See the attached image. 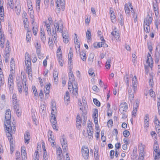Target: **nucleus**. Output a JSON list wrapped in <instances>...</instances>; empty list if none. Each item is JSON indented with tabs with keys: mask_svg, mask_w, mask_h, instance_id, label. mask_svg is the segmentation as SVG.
I'll use <instances>...</instances> for the list:
<instances>
[{
	"mask_svg": "<svg viewBox=\"0 0 160 160\" xmlns=\"http://www.w3.org/2000/svg\"><path fill=\"white\" fill-rule=\"evenodd\" d=\"M147 62L148 63V65L150 67H152V66L153 60L152 57L147 58Z\"/></svg>",
	"mask_w": 160,
	"mask_h": 160,
	"instance_id": "nucleus-25",
	"label": "nucleus"
},
{
	"mask_svg": "<svg viewBox=\"0 0 160 160\" xmlns=\"http://www.w3.org/2000/svg\"><path fill=\"white\" fill-rule=\"evenodd\" d=\"M111 19L112 22H115L116 21V16L115 15L114 13L110 15Z\"/></svg>",
	"mask_w": 160,
	"mask_h": 160,
	"instance_id": "nucleus-40",
	"label": "nucleus"
},
{
	"mask_svg": "<svg viewBox=\"0 0 160 160\" xmlns=\"http://www.w3.org/2000/svg\"><path fill=\"white\" fill-rule=\"evenodd\" d=\"M72 86L73 88L72 93L73 94H75V95H76L78 94V86L77 84L75 82V81H74V82L73 83H72Z\"/></svg>",
	"mask_w": 160,
	"mask_h": 160,
	"instance_id": "nucleus-9",
	"label": "nucleus"
},
{
	"mask_svg": "<svg viewBox=\"0 0 160 160\" xmlns=\"http://www.w3.org/2000/svg\"><path fill=\"white\" fill-rule=\"evenodd\" d=\"M6 123L7 124H5L4 125L6 127V134L7 137L10 136L11 135L12 133H14L16 131L15 125L12 123V126L11 125V123L10 120H6Z\"/></svg>",
	"mask_w": 160,
	"mask_h": 160,
	"instance_id": "nucleus-1",
	"label": "nucleus"
},
{
	"mask_svg": "<svg viewBox=\"0 0 160 160\" xmlns=\"http://www.w3.org/2000/svg\"><path fill=\"white\" fill-rule=\"evenodd\" d=\"M5 116L6 120H10L11 118V115L10 109H8L6 110Z\"/></svg>",
	"mask_w": 160,
	"mask_h": 160,
	"instance_id": "nucleus-14",
	"label": "nucleus"
},
{
	"mask_svg": "<svg viewBox=\"0 0 160 160\" xmlns=\"http://www.w3.org/2000/svg\"><path fill=\"white\" fill-rule=\"evenodd\" d=\"M42 148H43V150H44V152L43 153V159H48V158H47L48 156H47V153L46 154L45 152H46V150L45 148V146H44V147H43V146H42Z\"/></svg>",
	"mask_w": 160,
	"mask_h": 160,
	"instance_id": "nucleus-53",
	"label": "nucleus"
},
{
	"mask_svg": "<svg viewBox=\"0 0 160 160\" xmlns=\"http://www.w3.org/2000/svg\"><path fill=\"white\" fill-rule=\"evenodd\" d=\"M32 30L33 31V33L35 35H36L38 32V28L37 25L33 26L32 28Z\"/></svg>",
	"mask_w": 160,
	"mask_h": 160,
	"instance_id": "nucleus-41",
	"label": "nucleus"
},
{
	"mask_svg": "<svg viewBox=\"0 0 160 160\" xmlns=\"http://www.w3.org/2000/svg\"><path fill=\"white\" fill-rule=\"evenodd\" d=\"M159 149L154 148L153 156L154 157V160H158L160 158V150Z\"/></svg>",
	"mask_w": 160,
	"mask_h": 160,
	"instance_id": "nucleus-7",
	"label": "nucleus"
},
{
	"mask_svg": "<svg viewBox=\"0 0 160 160\" xmlns=\"http://www.w3.org/2000/svg\"><path fill=\"white\" fill-rule=\"evenodd\" d=\"M63 24L60 22H55L54 26L55 28V30L54 31H59V32L61 33L63 32L62 31L63 28Z\"/></svg>",
	"mask_w": 160,
	"mask_h": 160,
	"instance_id": "nucleus-3",
	"label": "nucleus"
},
{
	"mask_svg": "<svg viewBox=\"0 0 160 160\" xmlns=\"http://www.w3.org/2000/svg\"><path fill=\"white\" fill-rule=\"evenodd\" d=\"M160 52H155V61L156 63H158L160 59Z\"/></svg>",
	"mask_w": 160,
	"mask_h": 160,
	"instance_id": "nucleus-16",
	"label": "nucleus"
},
{
	"mask_svg": "<svg viewBox=\"0 0 160 160\" xmlns=\"http://www.w3.org/2000/svg\"><path fill=\"white\" fill-rule=\"evenodd\" d=\"M124 9L126 13L128 15H130V12L129 6L127 4L125 5Z\"/></svg>",
	"mask_w": 160,
	"mask_h": 160,
	"instance_id": "nucleus-28",
	"label": "nucleus"
},
{
	"mask_svg": "<svg viewBox=\"0 0 160 160\" xmlns=\"http://www.w3.org/2000/svg\"><path fill=\"white\" fill-rule=\"evenodd\" d=\"M119 23L121 26L123 25V18L122 15L120 14L119 16Z\"/></svg>",
	"mask_w": 160,
	"mask_h": 160,
	"instance_id": "nucleus-35",
	"label": "nucleus"
},
{
	"mask_svg": "<svg viewBox=\"0 0 160 160\" xmlns=\"http://www.w3.org/2000/svg\"><path fill=\"white\" fill-rule=\"evenodd\" d=\"M30 36V32L29 31L28 32L26 36V40L27 42H29L30 41L31 39Z\"/></svg>",
	"mask_w": 160,
	"mask_h": 160,
	"instance_id": "nucleus-37",
	"label": "nucleus"
},
{
	"mask_svg": "<svg viewBox=\"0 0 160 160\" xmlns=\"http://www.w3.org/2000/svg\"><path fill=\"white\" fill-rule=\"evenodd\" d=\"M111 34L114 37H118H118L119 36V34L118 31H115L113 32H112L111 33Z\"/></svg>",
	"mask_w": 160,
	"mask_h": 160,
	"instance_id": "nucleus-42",
	"label": "nucleus"
},
{
	"mask_svg": "<svg viewBox=\"0 0 160 160\" xmlns=\"http://www.w3.org/2000/svg\"><path fill=\"white\" fill-rule=\"evenodd\" d=\"M62 33V34L64 42L65 43H68L69 41L68 38H69V36L67 32H63Z\"/></svg>",
	"mask_w": 160,
	"mask_h": 160,
	"instance_id": "nucleus-10",
	"label": "nucleus"
},
{
	"mask_svg": "<svg viewBox=\"0 0 160 160\" xmlns=\"http://www.w3.org/2000/svg\"><path fill=\"white\" fill-rule=\"evenodd\" d=\"M64 98L65 100L68 101L70 100V97L69 95V93L68 91L66 92V94L65 95Z\"/></svg>",
	"mask_w": 160,
	"mask_h": 160,
	"instance_id": "nucleus-38",
	"label": "nucleus"
},
{
	"mask_svg": "<svg viewBox=\"0 0 160 160\" xmlns=\"http://www.w3.org/2000/svg\"><path fill=\"white\" fill-rule=\"evenodd\" d=\"M51 122L52 124V125L57 124V122L56 116H52L51 119Z\"/></svg>",
	"mask_w": 160,
	"mask_h": 160,
	"instance_id": "nucleus-30",
	"label": "nucleus"
},
{
	"mask_svg": "<svg viewBox=\"0 0 160 160\" xmlns=\"http://www.w3.org/2000/svg\"><path fill=\"white\" fill-rule=\"evenodd\" d=\"M56 105L55 104V105L54 107H52V108L51 109V114L52 115V116H56Z\"/></svg>",
	"mask_w": 160,
	"mask_h": 160,
	"instance_id": "nucleus-23",
	"label": "nucleus"
},
{
	"mask_svg": "<svg viewBox=\"0 0 160 160\" xmlns=\"http://www.w3.org/2000/svg\"><path fill=\"white\" fill-rule=\"evenodd\" d=\"M0 40H5L3 32L2 31H0Z\"/></svg>",
	"mask_w": 160,
	"mask_h": 160,
	"instance_id": "nucleus-61",
	"label": "nucleus"
},
{
	"mask_svg": "<svg viewBox=\"0 0 160 160\" xmlns=\"http://www.w3.org/2000/svg\"><path fill=\"white\" fill-rule=\"evenodd\" d=\"M57 151L58 155H63L62 154V150L61 148L60 147H59L57 148Z\"/></svg>",
	"mask_w": 160,
	"mask_h": 160,
	"instance_id": "nucleus-55",
	"label": "nucleus"
},
{
	"mask_svg": "<svg viewBox=\"0 0 160 160\" xmlns=\"http://www.w3.org/2000/svg\"><path fill=\"white\" fill-rule=\"evenodd\" d=\"M8 137V139L9 140L10 142V145H13V139L12 137V135H11L10 136L7 137Z\"/></svg>",
	"mask_w": 160,
	"mask_h": 160,
	"instance_id": "nucleus-49",
	"label": "nucleus"
},
{
	"mask_svg": "<svg viewBox=\"0 0 160 160\" xmlns=\"http://www.w3.org/2000/svg\"><path fill=\"white\" fill-rule=\"evenodd\" d=\"M18 89V92L20 93H21L22 92V87H23V82H19L17 84Z\"/></svg>",
	"mask_w": 160,
	"mask_h": 160,
	"instance_id": "nucleus-15",
	"label": "nucleus"
},
{
	"mask_svg": "<svg viewBox=\"0 0 160 160\" xmlns=\"http://www.w3.org/2000/svg\"><path fill=\"white\" fill-rule=\"evenodd\" d=\"M4 8L2 6H0V18L2 22L4 21Z\"/></svg>",
	"mask_w": 160,
	"mask_h": 160,
	"instance_id": "nucleus-12",
	"label": "nucleus"
},
{
	"mask_svg": "<svg viewBox=\"0 0 160 160\" xmlns=\"http://www.w3.org/2000/svg\"><path fill=\"white\" fill-rule=\"evenodd\" d=\"M111 60L110 59H108L107 60L106 63L105 67L107 69H109L111 66L110 65Z\"/></svg>",
	"mask_w": 160,
	"mask_h": 160,
	"instance_id": "nucleus-34",
	"label": "nucleus"
},
{
	"mask_svg": "<svg viewBox=\"0 0 160 160\" xmlns=\"http://www.w3.org/2000/svg\"><path fill=\"white\" fill-rule=\"evenodd\" d=\"M153 10L155 12L158 11V4L157 3L153 4Z\"/></svg>",
	"mask_w": 160,
	"mask_h": 160,
	"instance_id": "nucleus-47",
	"label": "nucleus"
},
{
	"mask_svg": "<svg viewBox=\"0 0 160 160\" xmlns=\"http://www.w3.org/2000/svg\"><path fill=\"white\" fill-rule=\"evenodd\" d=\"M94 47L95 48H97L98 47V48H100L102 47V43L100 42L98 43H94Z\"/></svg>",
	"mask_w": 160,
	"mask_h": 160,
	"instance_id": "nucleus-54",
	"label": "nucleus"
},
{
	"mask_svg": "<svg viewBox=\"0 0 160 160\" xmlns=\"http://www.w3.org/2000/svg\"><path fill=\"white\" fill-rule=\"evenodd\" d=\"M51 85V84L50 83L49 84H48V85H46V91L45 92V94L46 96L49 93L50 90V86Z\"/></svg>",
	"mask_w": 160,
	"mask_h": 160,
	"instance_id": "nucleus-24",
	"label": "nucleus"
},
{
	"mask_svg": "<svg viewBox=\"0 0 160 160\" xmlns=\"http://www.w3.org/2000/svg\"><path fill=\"white\" fill-rule=\"evenodd\" d=\"M38 151H36L34 154V160L39 159L38 158Z\"/></svg>",
	"mask_w": 160,
	"mask_h": 160,
	"instance_id": "nucleus-56",
	"label": "nucleus"
},
{
	"mask_svg": "<svg viewBox=\"0 0 160 160\" xmlns=\"http://www.w3.org/2000/svg\"><path fill=\"white\" fill-rule=\"evenodd\" d=\"M39 111L41 114H44L46 112V108L45 105L44 104H42L40 107Z\"/></svg>",
	"mask_w": 160,
	"mask_h": 160,
	"instance_id": "nucleus-18",
	"label": "nucleus"
},
{
	"mask_svg": "<svg viewBox=\"0 0 160 160\" xmlns=\"http://www.w3.org/2000/svg\"><path fill=\"white\" fill-rule=\"evenodd\" d=\"M20 153L19 152L17 151L16 152V160H18L20 158Z\"/></svg>",
	"mask_w": 160,
	"mask_h": 160,
	"instance_id": "nucleus-63",
	"label": "nucleus"
},
{
	"mask_svg": "<svg viewBox=\"0 0 160 160\" xmlns=\"http://www.w3.org/2000/svg\"><path fill=\"white\" fill-rule=\"evenodd\" d=\"M82 156L85 159H88L89 155V150L88 147L83 146L82 148Z\"/></svg>",
	"mask_w": 160,
	"mask_h": 160,
	"instance_id": "nucleus-4",
	"label": "nucleus"
},
{
	"mask_svg": "<svg viewBox=\"0 0 160 160\" xmlns=\"http://www.w3.org/2000/svg\"><path fill=\"white\" fill-rule=\"evenodd\" d=\"M13 77L12 75L10 74L8 78V85L10 91L13 89Z\"/></svg>",
	"mask_w": 160,
	"mask_h": 160,
	"instance_id": "nucleus-6",
	"label": "nucleus"
},
{
	"mask_svg": "<svg viewBox=\"0 0 160 160\" xmlns=\"http://www.w3.org/2000/svg\"><path fill=\"white\" fill-rule=\"evenodd\" d=\"M98 110L97 109H95L93 112L92 117L93 118H95L96 117L98 118Z\"/></svg>",
	"mask_w": 160,
	"mask_h": 160,
	"instance_id": "nucleus-31",
	"label": "nucleus"
},
{
	"mask_svg": "<svg viewBox=\"0 0 160 160\" xmlns=\"http://www.w3.org/2000/svg\"><path fill=\"white\" fill-rule=\"evenodd\" d=\"M25 61H31L30 58L29 57V54L26 52L25 55Z\"/></svg>",
	"mask_w": 160,
	"mask_h": 160,
	"instance_id": "nucleus-50",
	"label": "nucleus"
},
{
	"mask_svg": "<svg viewBox=\"0 0 160 160\" xmlns=\"http://www.w3.org/2000/svg\"><path fill=\"white\" fill-rule=\"evenodd\" d=\"M144 32L146 33L149 32L150 31V25H145V24L144 25Z\"/></svg>",
	"mask_w": 160,
	"mask_h": 160,
	"instance_id": "nucleus-29",
	"label": "nucleus"
},
{
	"mask_svg": "<svg viewBox=\"0 0 160 160\" xmlns=\"http://www.w3.org/2000/svg\"><path fill=\"white\" fill-rule=\"evenodd\" d=\"M21 150L22 154L24 156H26V152H25V148L24 147H22Z\"/></svg>",
	"mask_w": 160,
	"mask_h": 160,
	"instance_id": "nucleus-39",
	"label": "nucleus"
},
{
	"mask_svg": "<svg viewBox=\"0 0 160 160\" xmlns=\"http://www.w3.org/2000/svg\"><path fill=\"white\" fill-rule=\"evenodd\" d=\"M52 131L49 130L48 133V139L49 142H52V141H54V138H53V136L52 135Z\"/></svg>",
	"mask_w": 160,
	"mask_h": 160,
	"instance_id": "nucleus-20",
	"label": "nucleus"
},
{
	"mask_svg": "<svg viewBox=\"0 0 160 160\" xmlns=\"http://www.w3.org/2000/svg\"><path fill=\"white\" fill-rule=\"evenodd\" d=\"M152 17H149L148 18L145 19L144 20V24L145 25H150L152 21Z\"/></svg>",
	"mask_w": 160,
	"mask_h": 160,
	"instance_id": "nucleus-19",
	"label": "nucleus"
},
{
	"mask_svg": "<svg viewBox=\"0 0 160 160\" xmlns=\"http://www.w3.org/2000/svg\"><path fill=\"white\" fill-rule=\"evenodd\" d=\"M93 101L95 105L98 106V107H99L100 106V102L96 99L94 98L93 99Z\"/></svg>",
	"mask_w": 160,
	"mask_h": 160,
	"instance_id": "nucleus-45",
	"label": "nucleus"
},
{
	"mask_svg": "<svg viewBox=\"0 0 160 160\" xmlns=\"http://www.w3.org/2000/svg\"><path fill=\"white\" fill-rule=\"evenodd\" d=\"M123 134L125 137H127L130 135V132L128 130H125L123 132Z\"/></svg>",
	"mask_w": 160,
	"mask_h": 160,
	"instance_id": "nucleus-43",
	"label": "nucleus"
},
{
	"mask_svg": "<svg viewBox=\"0 0 160 160\" xmlns=\"http://www.w3.org/2000/svg\"><path fill=\"white\" fill-rule=\"evenodd\" d=\"M25 63L27 68L31 67V61H25Z\"/></svg>",
	"mask_w": 160,
	"mask_h": 160,
	"instance_id": "nucleus-58",
	"label": "nucleus"
},
{
	"mask_svg": "<svg viewBox=\"0 0 160 160\" xmlns=\"http://www.w3.org/2000/svg\"><path fill=\"white\" fill-rule=\"evenodd\" d=\"M27 2L28 9H30L31 8H32V5L31 4V0H27Z\"/></svg>",
	"mask_w": 160,
	"mask_h": 160,
	"instance_id": "nucleus-60",
	"label": "nucleus"
},
{
	"mask_svg": "<svg viewBox=\"0 0 160 160\" xmlns=\"http://www.w3.org/2000/svg\"><path fill=\"white\" fill-rule=\"evenodd\" d=\"M86 36L88 39L87 42H88L89 40H91V32L89 31L88 29L87 30V32H86Z\"/></svg>",
	"mask_w": 160,
	"mask_h": 160,
	"instance_id": "nucleus-26",
	"label": "nucleus"
},
{
	"mask_svg": "<svg viewBox=\"0 0 160 160\" xmlns=\"http://www.w3.org/2000/svg\"><path fill=\"white\" fill-rule=\"evenodd\" d=\"M137 77L135 76L132 79V88H137Z\"/></svg>",
	"mask_w": 160,
	"mask_h": 160,
	"instance_id": "nucleus-13",
	"label": "nucleus"
},
{
	"mask_svg": "<svg viewBox=\"0 0 160 160\" xmlns=\"http://www.w3.org/2000/svg\"><path fill=\"white\" fill-rule=\"evenodd\" d=\"M119 108V111L121 113L126 112L128 109V104L126 102L122 103L121 104Z\"/></svg>",
	"mask_w": 160,
	"mask_h": 160,
	"instance_id": "nucleus-5",
	"label": "nucleus"
},
{
	"mask_svg": "<svg viewBox=\"0 0 160 160\" xmlns=\"http://www.w3.org/2000/svg\"><path fill=\"white\" fill-rule=\"evenodd\" d=\"M138 106H134L133 108V113L132 114V115L133 116H134V117H135L136 115L137 111V108H138Z\"/></svg>",
	"mask_w": 160,
	"mask_h": 160,
	"instance_id": "nucleus-46",
	"label": "nucleus"
},
{
	"mask_svg": "<svg viewBox=\"0 0 160 160\" xmlns=\"http://www.w3.org/2000/svg\"><path fill=\"white\" fill-rule=\"evenodd\" d=\"M32 89L33 90L34 94L35 95V96H36L37 95H38V92H37L36 88L34 86L32 87Z\"/></svg>",
	"mask_w": 160,
	"mask_h": 160,
	"instance_id": "nucleus-59",
	"label": "nucleus"
},
{
	"mask_svg": "<svg viewBox=\"0 0 160 160\" xmlns=\"http://www.w3.org/2000/svg\"><path fill=\"white\" fill-rule=\"evenodd\" d=\"M75 47L76 49V53L78 52V51L79 52H80V44H75Z\"/></svg>",
	"mask_w": 160,
	"mask_h": 160,
	"instance_id": "nucleus-51",
	"label": "nucleus"
},
{
	"mask_svg": "<svg viewBox=\"0 0 160 160\" xmlns=\"http://www.w3.org/2000/svg\"><path fill=\"white\" fill-rule=\"evenodd\" d=\"M52 39L54 41L55 44L57 43L58 42V40L57 39V35L56 31H54L53 30L52 31Z\"/></svg>",
	"mask_w": 160,
	"mask_h": 160,
	"instance_id": "nucleus-17",
	"label": "nucleus"
},
{
	"mask_svg": "<svg viewBox=\"0 0 160 160\" xmlns=\"http://www.w3.org/2000/svg\"><path fill=\"white\" fill-rule=\"evenodd\" d=\"M5 40H0V45L2 48H3L4 47V42Z\"/></svg>",
	"mask_w": 160,
	"mask_h": 160,
	"instance_id": "nucleus-62",
	"label": "nucleus"
},
{
	"mask_svg": "<svg viewBox=\"0 0 160 160\" xmlns=\"http://www.w3.org/2000/svg\"><path fill=\"white\" fill-rule=\"evenodd\" d=\"M13 60L14 59L13 58H12L10 62V67L12 70H13V69L15 68V64Z\"/></svg>",
	"mask_w": 160,
	"mask_h": 160,
	"instance_id": "nucleus-32",
	"label": "nucleus"
},
{
	"mask_svg": "<svg viewBox=\"0 0 160 160\" xmlns=\"http://www.w3.org/2000/svg\"><path fill=\"white\" fill-rule=\"evenodd\" d=\"M82 115L83 117V123L82 124V125L84 126V125L86 123V118H85V116L86 115V113L84 112L83 111H82Z\"/></svg>",
	"mask_w": 160,
	"mask_h": 160,
	"instance_id": "nucleus-52",
	"label": "nucleus"
},
{
	"mask_svg": "<svg viewBox=\"0 0 160 160\" xmlns=\"http://www.w3.org/2000/svg\"><path fill=\"white\" fill-rule=\"evenodd\" d=\"M94 55L93 53H91L89 54L88 60L92 62L93 61V59L94 58Z\"/></svg>",
	"mask_w": 160,
	"mask_h": 160,
	"instance_id": "nucleus-33",
	"label": "nucleus"
},
{
	"mask_svg": "<svg viewBox=\"0 0 160 160\" xmlns=\"http://www.w3.org/2000/svg\"><path fill=\"white\" fill-rule=\"evenodd\" d=\"M137 88H132V86L128 88V98L131 102L133 101L134 97V94L135 93Z\"/></svg>",
	"mask_w": 160,
	"mask_h": 160,
	"instance_id": "nucleus-2",
	"label": "nucleus"
},
{
	"mask_svg": "<svg viewBox=\"0 0 160 160\" xmlns=\"http://www.w3.org/2000/svg\"><path fill=\"white\" fill-rule=\"evenodd\" d=\"M144 145H143L142 146V150H140V157L139 158V160H143V159L144 158L143 157V149H144Z\"/></svg>",
	"mask_w": 160,
	"mask_h": 160,
	"instance_id": "nucleus-27",
	"label": "nucleus"
},
{
	"mask_svg": "<svg viewBox=\"0 0 160 160\" xmlns=\"http://www.w3.org/2000/svg\"><path fill=\"white\" fill-rule=\"evenodd\" d=\"M61 144L62 145V147L63 150L64 151V152H65L67 150V149L68 147L67 142H66L61 143Z\"/></svg>",
	"mask_w": 160,
	"mask_h": 160,
	"instance_id": "nucleus-36",
	"label": "nucleus"
},
{
	"mask_svg": "<svg viewBox=\"0 0 160 160\" xmlns=\"http://www.w3.org/2000/svg\"><path fill=\"white\" fill-rule=\"evenodd\" d=\"M46 28V29H47V31L48 33V34L49 35H51L52 34V33H51V31L50 26H49V27L48 26Z\"/></svg>",
	"mask_w": 160,
	"mask_h": 160,
	"instance_id": "nucleus-57",
	"label": "nucleus"
},
{
	"mask_svg": "<svg viewBox=\"0 0 160 160\" xmlns=\"http://www.w3.org/2000/svg\"><path fill=\"white\" fill-rule=\"evenodd\" d=\"M92 89L95 92H98L99 91L98 88L96 85L93 86L92 87Z\"/></svg>",
	"mask_w": 160,
	"mask_h": 160,
	"instance_id": "nucleus-64",
	"label": "nucleus"
},
{
	"mask_svg": "<svg viewBox=\"0 0 160 160\" xmlns=\"http://www.w3.org/2000/svg\"><path fill=\"white\" fill-rule=\"evenodd\" d=\"M69 81H70L71 82H74L75 79L73 74H69Z\"/></svg>",
	"mask_w": 160,
	"mask_h": 160,
	"instance_id": "nucleus-44",
	"label": "nucleus"
},
{
	"mask_svg": "<svg viewBox=\"0 0 160 160\" xmlns=\"http://www.w3.org/2000/svg\"><path fill=\"white\" fill-rule=\"evenodd\" d=\"M30 139V133L28 131H26L24 134V139L25 140V142L28 143V141Z\"/></svg>",
	"mask_w": 160,
	"mask_h": 160,
	"instance_id": "nucleus-11",
	"label": "nucleus"
},
{
	"mask_svg": "<svg viewBox=\"0 0 160 160\" xmlns=\"http://www.w3.org/2000/svg\"><path fill=\"white\" fill-rule=\"evenodd\" d=\"M80 56L81 59L84 61L86 60V53L84 51L80 52Z\"/></svg>",
	"mask_w": 160,
	"mask_h": 160,
	"instance_id": "nucleus-21",
	"label": "nucleus"
},
{
	"mask_svg": "<svg viewBox=\"0 0 160 160\" xmlns=\"http://www.w3.org/2000/svg\"><path fill=\"white\" fill-rule=\"evenodd\" d=\"M154 122L156 125L155 126L156 131L158 130V132H160V122L158 119L157 118V116H155V117Z\"/></svg>",
	"mask_w": 160,
	"mask_h": 160,
	"instance_id": "nucleus-8",
	"label": "nucleus"
},
{
	"mask_svg": "<svg viewBox=\"0 0 160 160\" xmlns=\"http://www.w3.org/2000/svg\"><path fill=\"white\" fill-rule=\"evenodd\" d=\"M57 58H58V60L59 64L61 66H63V62L62 58V54L60 53V54H58Z\"/></svg>",
	"mask_w": 160,
	"mask_h": 160,
	"instance_id": "nucleus-22",
	"label": "nucleus"
},
{
	"mask_svg": "<svg viewBox=\"0 0 160 160\" xmlns=\"http://www.w3.org/2000/svg\"><path fill=\"white\" fill-rule=\"evenodd\" d=\"M25 87L24 86L23 88L24 89V91L26 93L25 95H27L28 94V86L26 84V82H25Z\"/></svg>",
	"mask_w": 160,
	"mask_h": 160,
	"instance_id": "nucleus-48",
	"label": "nucleus"
}]
</instances>
